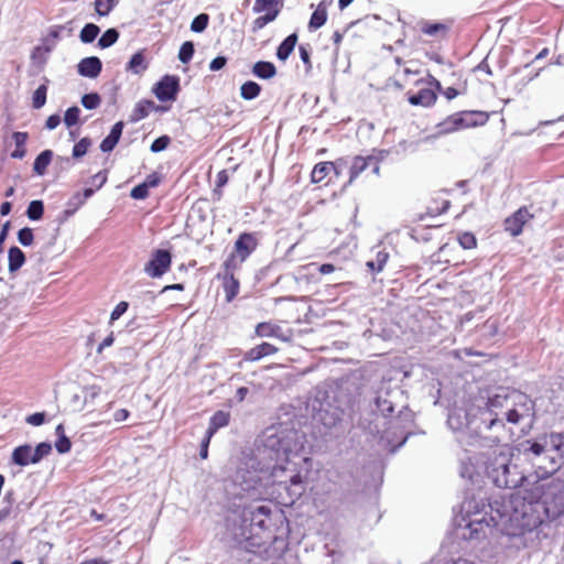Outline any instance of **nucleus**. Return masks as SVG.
<instances>
[{
  "label": "nucleus",
  "mask_w": 564,
  "mask_h": 564,
  "mask_svg": "<svg viewBox=\"0 0 564 564\" xmlns=\"http://www.w3.org/2000/svg\"><path fill=\"white\" fill-rule=\"evenodd\" d=\"M496 424L503 420L511 424L530 423L533 416V402L527 394L501 387L496 389Z\"/></svg>",
  "instance_id": "3"
},
{
  "label": "nucleus",
  "mask_w": 564,
  "mask_h": 564,
  "mask_svg": "<svg viewBox=\"0 0 564 564\" xmlns=\"http://www.w3.org/2000/svg\"><path fill=\"white\" fill-rule=\"evenodd\" d=\"M123 127L124 124L122 121H118L112 126L110 133L100 143V150L102 152H110L113 150L121 138Z\"/></svg>",
  "instance_id": "24"
},
{
  "label": "nucleus",
  "mask_w": 564,
  "mask_h": 564,
  "mask_svg": "<svg viewBox=\"0 0 564 564\" xmlns=\"http://www.w3.org/2000/svg\"><path fill=\"white\" fill-rule=\"evenodd\" d=\"M80 109L76 106L70 107L66 110L64 116V122L67 127H73L79 121Z\"/></svg>",
  "instance_id": "50"
},
{
  "label": "nucleus",
  "mask_w": 564,
  "mask_h": 564,
  "mask_svg": "<svg viewBox=\"0 0 564 564\" xmlns=\"http://www.w3.org/2000/svg\"><path fill=\"white\" fill-rule=\"evenodd\" d=\"M260 93L261 86L253 80H248L243 83L240 87V96L245 100H252L257 98L260 95Z\"/></svg>",
  "instance_id": "38"
},
{
  "label": "nucleus",
  "mask_w": 564,
  "mask_h": 564,
  "mask_svg": "<svg viewBox=\"0 0 564 564\" xmlns=\"http://www.w3.org/2000/svg\"><path fill=\"white\" fill-rule=\"evenodd\" d=\"M230 422V413L225 411H217L214 413V415L210 417L209 426L206 431L208 433L209 437H213L214 434L221 427H225Z\"/></svg>",
  "instance_id": "29"
},
{
  "label": "nucleus",
  "mask_w": 564,
  "mask_h": 564,
  "mask_svg": "<svg viewBox=\"0 0 564 564\" xmlns=\"http://www.w3.org/2000/svg\"><path fill=\"white\" fill-rule=\"evenodd\" d=\"M53 153L51 150H44L41 152L33 164V170L37 175H44L47 166L52 161Z\"/></svg>",
  "instance_id": "37"
},
{
  "label": "nucleus",
  "mask_w": 564,
  "mask_h": 564,
  "mask_svg": "<svg viewBox=\"0 0 564 564\" xmlns=\"http://www.w3.org/2000/svg\"><path fill=\"white\" fill-rule=\"evenodd\" d=\"M525 476L517 465L511 464L508 445L496 444V487L516 489L522 485Z\"/></svg>",
  "instance_id": "5"
},
{
  "label": "nucleus",
  "mask_w": 564,
  "mask_h": 564,
  "mask_svg": "<svg viewBox=\"0 0 564 564\" xmlns=\"http://www.w3.org/2000/svg\"><path fill=\"white\" fill-rule=\"evenodd\" d=\"M91 145V141L88 138L80 139L73 148V156L79 159L84 156L89 147Z\"/></svg>",
  "instance_id": "49"
},
{
  "label": "nucleus",
  "mask_w": 564,
  "mask_h": 564,
  "mask_svg": "<svg viewBox=\"0 0 564 564\" xmlns=\"http://www.w3.org/2000/svg\"><path fill=\"white\" fill-rule=\"evenodd\" d=\"M25 262V254L19 247H11L8 251V269L10 273H14L21 269Z\"/></svg>",
  "instance_id": "31"
},
{
  "label": "nucleus",
  "mask_w": 564,
  "mask_h": 564,
  "mask_svg": "<svg viewBox=\"0 0 564 564\" xmlns=\"http://www.w3.org/2000/svg\"><path fill=\"white\" fill-rule=\"evenodd\" d=\"M314 417L327 429L336 426L341 421L340 411L336 408L333 410L319 409Z\"/></svg>",
  "instance_id": "22"
},
{
  "label": "nucleus",
  "mask_w": 564,
  "mask_h": 564,
  "mask_svg": "<svg viewBox=\"0 0 564 564\" xmlns=\"http://www.w3.org/2000/svg\"><path fill=\"white\" fill-rule=\"evenodd\" d=\"M258 247L259 238L257 232H241L234 243L232 251L224 261L223 267L239 269Z\"/></svg>",
  "instance_id": "7"
},
{
  "label": "nucleus",
  "mask_w": 564,
  "mask_h": 564,
  "mask_svg": "<svg viewBox=\"0 0 564 564\" xmlns=\"http://www.w3.org/2000/svg\"><path fill=\"white\" fill-rule=\"evenodd\" d=\"M119 37V32L116 29H108L98 40V45L101 48H107L113 45Z\"/></svg>",
  "instance_id": "43"
},
{
  "label": "nucleus",
  "mask_w": 564,
  "mask_h": 564,
  "mask_svg": "<svg viewBox=\"0 0 564 564\" xmlns=\"http://www.w3.org/2000/svg\"><path fill=\"white\" fill-rule=\"evenodd\" d=\"M297 43V34L296 33H292L290 34L286 39H284V41L278 46V50H276V57L280 59V61H286L289 58V56L292 54V52L294 51V47Z\"/></svg>",
  "instance_id": "33"
},
{
  "label": "nucleus",
  "mask_w": 564,
  "mask_h": 564,
  "mask_svg": "<svg viewBox=\"0 0 564 564\" xmlns=\"http://www.w3.org/2000/svg\"><path fill=\"white\" fill-rule=\"evenodd\" d=\"M279 350V347L275 345L262 341L247 350L243 355V360L247 362H257L264 357L275 355Z\"/></svg>",
  "instance_id": "16"
},
{
  "label": "nucleus",
  "mask_w": 564,
  "mask_h": 564,
  "mask_svg": "<svg viewBox=\"0 0 564 564\" xmlns=\"http://www.w3.org/2000/svg\"><path fill=\"white\" fill-rule=\"evenodd\" d=\"M488 118V115L482 112H468L465 113V117H449L441 126L445 127L442 129L443 131L448 132L452 130H456L459 127H467L470 124H482L487 122Z\"/></svg>",
  "instance_id": "13"
},
{
  "label": "nucleus",
  "mask_w": 564,
  "mask_h": 564,
  "mask_svg": "<svg viewBox=\"0 0 564 564\" xmlns=\"http://www.w3.org/2000/svg\"><path fill=\"white\" fill-rule=\"evenodd\" d=\"M95 193V189L94 188H85L83 193H76L70 202H69V206H73L74 209H77L79 208L80 206H83L85 204V202L91 197Z\"/></svg>",
  "instance_id": "46"
},
{
  "label": "nucleus",
  "mask_w": 564,
  "mask_h": 564,
  "mask_svg": "<svg viewBox=\"0 0 564 564\" xmlns=\"http://www.w3.org/2000/svg\"><path fill=\"white\" fill-rule=\"evenodd\" d=\"M45 421V414L43 412H36L26 417V422L31 425L39 426Z\"/></svg>",
  "instance_id": "63"
},
{
  "label": "nucleus",
  "mask_w": 564,
  "mask_h": 564,
  "mask_svg": "<svg viewBox=\"0 0 564 564\" xmlns=\"http://www.w3.org/2000/svg\"><path fill=\"white\" fill-rule=\"evenodd\" d=\"M257 465L258 463L254 458H248L238 466L234 481L243 490L254 489L261 482L263 470L259 469Z\"/></svg>",
  "instance_id": "8"
},
{
  "label": "nucleus",
  "mask_w": 564,
  "mask_h": 564,
  "mask_svg": "<svg viewBox=\"0 0 564 564\" xmlns=\"http://www.w3.org/2000/svg\"><path fill=\"white\" fill-rule=\"evenodd\" d=\"M180 90L176 76L165 75L155 86L154 94L160 101L175 100Z\"/></svg>",
  "instance_id": "14"
},
{
  "label": "nucleus",
  "mask_w": 564,
  "mask_h": 564,
  "mask_svg": "<svg viewBox=\"0 0 564 564\" xmlns=\"http://www.w3.org/2000/svg\"><path fill=\"white\" fill-rule=\"evenodd\" d=\"M208 22L209 15L207 13H200L192 21L191 30L195 33H200L206 30Z\"/></svg>",
  "instance_id": "48"
},
{
  "label": "nucleus",
  "mask_w": 564,
  "mask_h": 564,
  "mask_svg": "<svg viewBox=\"0 0 564 564\" xmlns=\"http://www.w3.org/2000/svg\"><path fill=\"white\" fill-rule=\"evenodd\" d=\"M272 510L267 505L243 510L241 524L235 533L237 542L248 552L264 560H280L288 550L284 538L272 530Z\"/></svg>",
  "instance_id": "1"
},
{
  "label": "nucleus",
  "mask_w": 564,
  "mask_h": 564,
  "mask_svg": "<svg viewBox=\"0 0 564 564\" xmlns=\"http://www.w3.org/2000/svg\"><path fill=\"white\" fill-rule=\"evenodd\" d=\"M280 0H256L253 4V12L265 11L263 15L256 18L252 22L251 31L257 33L263 29L268 23L274 21L280 13Z\"/></svg>",
  "instance_id": "10"
},
{
  "label": "nucleus",
  "mask_w": 564,
  "mask_h": 564,
  "mask_svg": "<svg viewBox=\"0 0 564 564\" xmlns=\"http://www.w3.org/2000/svg\"><path fill=\"white\" fill-rule=\"evenodd\" d=\"M170 143H171V138L169 135H162L152 142L150 149L154 153L161 152V151L165 150L170 145Z\"/></svg>",
  "instance_id": "54"
},
{
  "label": "nucleus",
  "mask_w": 564,
  "mask_h": 564,
  "mask_svg": "<svg viewBox=\"0 0 564 564\" xmlns=\"http://www.w3.org/2000/svg\"><path fill=\"white\" fill-rule=\"evenodd\" d=\"M116 4V0H95V11L100 17H106L110 13Z\"/></svg>",
  "instance_id": "47"
},
{
  "label": "nucleus",
  "mask_w": 564,
  "mask_h": 564,
  "mask_svg": "<svg viewBox=\"0 0 564 564\" xmlns=\"http://www.w3.org/2000/svg\"><path fill=\"white\" fill-rule=\"evenodd\" d=\"M254 336L260 338L273 337L282 341L289 340V337L284 336L281 326L272 322L258 323L254 327Z\"/></svg>",
  "instance_id": "17"
},
{
  "label": "nucleus",
  "mask_w": 564,
  "mask_h": 564,
  "mask_svg": "<svg viewBox=\"0 0 564 564\" xmlns=\"http://www.w3.org/2000/svg\"><path fill=\"white\" fill-rule=\"evenodd\" d=\"M12 139L15 143V150L11 153V158L23 159L26 154L25 143L29 139L28 132H13Z\"/></svg>",
  "instance_id": "36"
},
{
  "label": "nucleus",
  "mask_w": 564,
  "mask_h": 564,
  "mask_svg": "<svg viewBox=\"0 0 564 564\" xmlns=\"http://www.w3.org/2000/svg\"><path fill=\"white\" fill-rule=\"evenodd\" d=\"M18 240L24 247L31 246L34 241L33 230L29 227L20 229L18 232Z\"/></svg>",
  "instance_id": "51"
},
{
  "label": "nucleus",
  "mask_w": 564,
  "mask_h": 564,
  "mask_svg": "<svg viewBox=\"0 0 564 564\" xmlns=\"http://www.w3.org/2000/svg\"><path fill=\"white\" fill-rule=\"evenodd\" d=\"M547 451L554 452L558 460L564 459V432L551 433L545 437Z\"/></svg>",
  "instance_id": "27"
},
{
  "label": "nucleus",
  "mask_w": 564,
  "mask_h": 564,
  "mask_svg": "<svg viewBox=\"0 0 564 564\" xmlns=\"http://www.w3.org/2000/svg\"><path fill=\"white\" fill-rule=\"evenodd\" d=\"M420 69H412L410 67H404L397 75L399 78L394 82V86L399 89H404L408 85L413 84V80L421 77Z\"/></svg>",
  "instance_id": "34"
},
{
  "label": "nucleus",
  "mask_w": 564,
  "mask_h": 564,
  "mask_svg": "<svg viewBox=\"0 0 564 564\" xmlns=\"http://www.w3.org/2000/svg\"><path fill=\"white\" fill-rule=\"evenodd\" d=\"M226 64L227 58L225 56H217L209 63V69L216 72L224 68Z\"/></svg>",
  "instance_id": "64"
},
{
  "label": "nucleus",
  "mask_w": 564,
  "mask_h": 564,
  "mask_svg": "<svg viewBox=\"0 0 564 564\" xmlns=\"http://www.w3.org/2000/svg\"><path fill=\"white\" fill-rule=\"evenodd\" d=\"M413 85L419 87V91H409L408 101L412 106L432 107L437 100V91L442 90L438 79L429 74L426 77H419L413 80Z\"/></svg>",
  "instance_id": "6"
},
{
  "label": "nucleus",
  "mask_w": 564,
  "mask_h": 564,
  "mask_svg": "<svg viewBox=\"0 0 564 564\" xmlns=\"http://www.w3.org/2000/svg\"><path fill=\"white\" fill-rule=\"evenodd\" d=\"M533 218V215L527 207H521L503 223L505 230L512 237L519 236L523 227Z\"/></svg>",
  "instance_id": "12"
},
{
  "label": "nucleus",
  "mask_w": 564,
  "mask_h": 564,
  "mask_svg": "<svg viewBox=\"0 0 564 564\" xmlns=\"http://www.w3.org/2000/svg\"><path fill=\"white\" fill-rule=\"evenodd\" d=\"M148 68V63L145 61V56L143 51H139L134 53L129 63L127 64V70L132 72L133 74L140 75L145 72Z\"/></svg>",
  "instance_id": "35"
},
{
  "label": "nucleus",
  "mask_w": 564,
  "mask_h": 564,
  "mask_svg": "<svg viewBox=\"0 0 564 564\" xmlns=\"http://www.w3.org/2000/svg\"><path fill=\"white\" fill-rule=\"evenodd\" d=\"M224 272L217 275L221 280V285L225 292V299L227 303L232 302L239 293L240 282L235 276L237 269H230L223 267Z\"/></svg>",
  "instance_id": "15"
},
{
  "label": "nucleus",
  "mask_w": 564,
  "mask_h": 564,
  "mask_svg": "<svg viewBox=\"0 0 564 564\" xmlns=\"http://www.w3.org/2000/svg\"><path fill=\"white\" fill-rule=\"evenodd\" d=\"M52 451V446L50 443L43 442L40 443L34 449V459L39 463L43 457L47 456Z\"/></svg>",
  "instance_id": "53"
},
{
  "label": "nucleus",
  "mask_w": 564,
  "mask_h": 564,
  "mask_svg": "<svg viewBox=\"0 0 564 564\" xmlns=\"http://www.w3.org/2000/svg\"><path fill=\"white\" fill-rule=\"evenodd\" d=\"M102 68L101 61L96 56L85 57L78 64V73L82 76L95 78Z\"/></svg>",
  "instance_id": "20"
},
{
  "label": "nucleus",
  "mask_w": 564,
  "mask_h": 564,
  "mask_svg": "<svg viewBox=\"0 0 564 564\" xmlns=\"http://www.w3.org/2000/svg\"><path fill=\"white\" fill-rule=\"evenodd\" d=\"M44 205L42 200H32L26 209V216L31 220H39L43 217Z\"/></svg>",
  "instance_id": "42"
},
{
  "label": "nucleus",
  "mask_w": 564,
  "mask_h": 564,
  "mask_svg": "<svg viewBox=\"0 0 564 564\" xmlns=\"http://www.w3.org/2000/svg\"><path fill=\"white\" fill-rule=\"evenodd\" d=\"M512 55V48L509 46H502L499 55V67L503 68L506 67L510 61L509 58Z\"/></svg>",
  "instance_id": "61"
},
{
  "label": "nucleus",
  "mask_w": 564,
  "mask_h": 564,
  "mask_svg": "<svg viewBox=\"0 0 564 564\" xmlns=\"http://www.w3.org/2000/svg\"><path fill=\"white\" fill-rule=\"evenodd\" d=\"M376 159L372 155L355 156L349 169V183L354 182L364 171L371 164H376Z\"/></svg>",
  "instance_id": "21"
},
{
  "label": "nucleus",
  "mask_w": 564,
  "mask_h": 564,
  "mask_svg": "<svg viewBox=\"0 0 564 564\" xmlns=\"http://www.w3.org/2000/svg\"><path fill=\"white\" fill-rule=\"evenodd\" d=\"M229 176L227 170H221L216 176V187L213 191L215 200H220L223 197V187L228 183Z\"/></svg>",
  "instance_id": "40"
},
{
  "label": "nucleus",
  "mask_w": 564,
  "mask_h": 564,
  "mask_svg": "<svg viewBox=\"0 0 564 564\" xmlns=\"http://www.w3.org/2000/svg\"><path fill=\"white\" fill-rule=\"evenodd\" d=\"M270 477L273 484L284 485L286 489L290 486H296L303 482L302 475L295 468V464L291 463L288 458L285 459V464L272 467Z\"/></svg>",
  "instance_id": "9"
},
{
  "label": "nucleus",
  "mask_w": 564,
  "mask_h": 564,
  "mask_svg": "<svg viewBox=\"0 0 564 564\" xmlns=\"http://www.w3.org/2000/svg\"><path fill=\"white\" fill-rule=\"evenodd\" d=\"M533 499L541 524L545 520H555L564 513V484L558 480L543 484L533 491Z\"/></svg>",
  "instance_id": "4"
},
{
  "label": "nucleus",
  "mask_w": 564,
  "mask_h": 564,
  "mask_svg": "<svg viewBox=\"0 0 564 564\" xmlns=\"http://www.w3.org/2000/svg\"><path fill=\"white\" fill-rule=\"evenodd\" d=\"M172 264V254L169 250L156 249L152 252L150 260L144 265V272L153 279L161 278Z\"/></svg>",
  "instance_id": "11"
},
{
  "label": "nucleus",
  "mask_w": 564,
  "mask_h": 564,
  "mask_svg": "<svg viewBox=\"0 0 564 564\" xmlns=\"http://www.w3.org/2000/svg\"><path fill=\"white\" fill-rule=\"evenodd\" d=\"M546 445L539 442H528V447L524 448V453H531L534 456H540L545 452Z\"/></svg>",
  "instance_id": "58"
},
{
  "label": "nucleus",
  "mask_w": 564,
  "mask_h": 564,
  "mask_svg": "<svg viewBox=\"0 0 564 564\" xmlns=\"http://www.w3.org/2000/svg\"><path fill=\"white\" fill-rule=\"evenodd\" d=\"M55 447L58 453L64 454L70 451L72 443L68 437L62 435L55 443Z\"/></svg>",
  "instance_id": "59"
},
{
  "label": "nucleus",
  "mask_w": 564,
  "mask_h": 564,
  "mask_svg": "<svg viewBox=\"0 0 564 564\" xmlns=\"http://www.w3.org/2000/svg\"><path fill=\"white\" fill-rule=\"evenodd\" d=\"M129 307V303L126 302V301H121L119 302L115 308L112 310L111 314H110V322H115L117 319H119L128 310Z\"/></svg>",
  "instance_id": "56"
},
{
  "label": "nucleus",
  "mask_w": 564,
  "mask_h": 564,
  "mask_svg": "<svg viewBox=\"0 0 564 564\" xmlns=\"http://www.w3.org/2000/svg\"><path fill=\"white\" fill-rule=\"evenodd\" d=\"M12 462L19 466L36 464L34 459L33 448L30 445H21L14 448L12 453Z\"/></svg>",
  "instance_id": "26"
},
{
  "label": "nucleus",
  "mask_w": 564,
  "mask_h": 564,
  "mask_svg": "<svg viewBox=\"0 0 564 564\" xmlns=\"http://www.w3.org/2000/svg\"><path fill=\"white\" fill-rule=\"evenodd\" d=\"M449 29L451 24L445 22L423 21L420 23L421 33L435 39L446 37Z\"/></svg>",
  "instance_id": "19"
},
{
  "label": "nucleus",
  "mask_w": 564,
  "mask_h": 564,
  "mask_svg": "<svg viewBox=\"0 0 564 564\" xmlns=\"http://www.w3.org/2000/svg\"><path fill=\"white\" fill-rule=\"evenodd\" d=\"M252 74L260 79H271L276 75V67L271 62L259 61L253 64Z\"/></svg>",
  "instance_id": "30"
},
{
  "label": "nucleus",
  "mask_w": 564,
  "mask_h": 564,
  "mask_svg": "<svg viewBox=\"0 0 564 564\" xmlns=\"http://www.w3.org/2000/svg\"><path fill=\"white\" fill-rule=\"evenodd\" d=\"M161 182H162V175L158 172H153L145 177L143 184L148 188H153V187L159 186Z\"/></svg>",
  "instance_id": "60"
},
{
  "label": "nucleus",
  "mask_w": 564,
  "mask_h": 564,
  "mask_svg": "<svg viewBox=\"0 0 564 564\" xmlns=\"http://www.w3.org/2000/svg\"><path fill=\"white\" fill-rule=\"evenodd\" d=\"M496 513L500 525L507 534L518 535L523 531H532L541 524L539 510L535 508L533 492L522 496L520 492H510L496 500Z\"/></svg>",
  "instance_id": "2"
},
{
  "label": "nucleus",
  "mask_w": 564,
  "mask_h": 564,
  "mask_svg": "<svg viewBox=\"0 0 564 564\" xmlns=\"http://www.w3.org/2000/svg\"><path fill=\"white\" fill-rule=\"evenodd\" d=\"M449 206L451 202L445 197L444 194L438 193L430 199L426 206V214L431 217H435L445 213Z\"/></svg>",
  "instance_id": "23"
},
{
  "label": "nucleus",
  "mask_w": 564,
  "mask_h": 564,
  "mask_svg": "<svg viewBox=\"0 0 564 564\" xmlns=\"http://www.w3.org/2000/svg\"><path fill=\"white\" fill-rule=\"evenodd\" d=\"M47 86L45 84L39 86L32 97V106L34 109L42 108L46 102Z\"/></svg>",
  "instance_id": "44"
},
{
  "label": "nucleus",
  "mask_w": 564,
  "mask_h": 564,
  "mask_svg": "<svg viewBox=\"0 0 564 564\" xmlns=\"http://www.w3.org/2000/svg\"><path fill=\"white\" fill-rule=\"evenodd\" d=\"M335 167L336 163L330 161L319 162L315 164L311 173V182L314 184L323 182Z\"/></svg>",
  "instance_id": "28"
},
{
  "label": "nucleus",
  "mask_w": 564,
  "mask_h": 564,
  "mask_svg": "<svg viewBox=\"0 0 564 564\" xmlns=\"http://www.w3.org/2000/svg\"><path fill=\"white\" fill-rule=\"evenodd\" d=\"M154 108L155 104L152 100L143 99L139 101L130 116V121L137 122L147 118Z\"/></svg>",
  "instance_id": "32"
},
{
  "label": "nucleus",
  "mask_w": 564,
  "mask_h": 564,
  "mask_svg": "<svg viewBox=\"0 0 564 564\" xmlns=\"http://www.w3.org/2000/svg\"><path fill=\"white\" fill-rule=\"evenodd\" d=\"M100 97L98 94L96 93H93V94H86L83 96L82 98V105L86 108V109H95L97 108L99 105H100Z\"/></svg>",
  "instance_id": "52"
},
{
  "label": "nucleus",
  "mask_w": 564,
  "mask_h": 564,
  "mask_svg": "<svg viewBox=\"0 0 564 564\" xmlns=\"http://www.w3.org/2000/svg\"><path fill=\"white\" fill-rule=\"evenodd\" d=\"M459 245L465 249L476 247V237L470 232H463L458 236Z\"/></svg>",
  "instance_id": "55"
},
{
  "label": "nucleus",
  "mask_w": 564,
  "mask_h": 564,
  "mask_svg": "<svg viewBox=\"0 0 564 564\" xmlns=\"http://www.w3.org/2000/svg\"><path fill=\"white\" fill-rule=\"evenodd\" d=\"M194 52V43L192 41H186L180 47L178 59L183 64H187L193 58Z\"/></svg>",
  "instance_id": "45"
},
{
  "label": "nucleus",
  "mask_w": 564,
  "mask_h": 564,
  "mask_svg": "<svg viewBox=\"0 0 564 564\" xmlns=\"http://www.w3.org/2000/svg\"><path fill=\"white\" fill-rule=\"evenodd\" d=\"M100 29L94 23H87L80 31L79 37L84 43H91L99 34Z\"/></svg>",
  "instance_id": "41"
},
{
  "label": "nucleus",
  "mask_w": 564,
  "mask_h": 564,
  "mask_svg": "<svg viewBox=\"0 0 564 564\" xmlns=\"http://www.w3.org/2000/svg\"><path fill=\"white\" fill-rule=\"evenodd\" d=\"M466 528L469 530L468 535H464L467 539H480L486 536L487 532L491 531L490 522L486 517L474 518L468 521Z\"/></svg>",
  "instance_id": "18"
},
{
  "label": "nucleus",
  "mask_w": 564,
  "mask_h": 564,
  "mask_svg": "<svg viewBox=\"0 0 564 564\" xmlns=\"http://www.w3.org/2000/svg\"><path fill=\"white\" fill-rule=\"evenodd\" d=\"M328 2L326 0H322L315 11L312 13L310 22H308V29L310 30H317L322 28L326 21H327V9H328Z\"/></svg>",
  "instance_id": "25"
},
{
  "label": "nucleus",
  "mask_w": 564,
  "mask_h": 564,
  "mask_svg": "<svg viewBox=\"0 0 564 564\" xmlns=\"http://www.w3.org/2000/svg\"><path fill=\"white\" fill-rule=\"evenodd\" d=\"M130 196L134 199H145L149 196V188L141 183L131 189Z\"/></svg>",
  "instance_id": "57"
},
{
  "label": "nucleus",
  "mask_w": 564,
  "mask_h": 564,
  "mask_svg": "<svg viewBox=\"0 0 564 564\" xmlns=\"http://www.w3.org/2000/svg\"><path fill=\"white\" fill-rule=\"evenodd\" d=\"M107 171H99L91 177V183L96 186V188H100L107 182Z\"/></svg>",
  "instance_id": "62"
},
{
  "label": "nucleus",
  "mask_w": 564,
  "mask_h": 564,
  "mask_svg": "<svg viewBox=\"0 0 564 564\" xmlns=\"http://www.w3.org/2000/svg\"><path fill=\"white\" fill-rule=\"evenodd\" d=\"M389 259V253L384 250L378 251L375 260H370L366 263L372 273L381 272Z\"/></svg>",
  "instance_id": "39"
}]
</instances>
